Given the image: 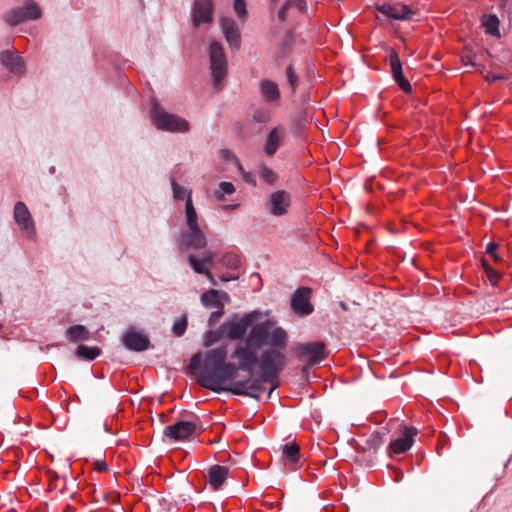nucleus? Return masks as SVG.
I'll list each match as a JSON object with an SVG mask.
<instances>
[{
	"mask_svg": "<svg viewBox=\"0 0 512 512\" xmlns=\"http://www.w3.org/2000/svg\"><path fill=\"white\" fill-rule=\"evenodd\" d=\"M258 364L260 369L258 377L250 375L245 380L230 383L229 392L234 395H244L259 400L260 394L266 389L264 384L273 383L285 368L286 356L278 349L270 348L261 354ZM276 388L277 385L272 384L268 392V398H271Z\"/></svg>",
	"mask_w": 512,
	"mask_h": 512,
	"instance_id": "f257e3e1",
	"label": "nucleus"
},
{
	"mask_svg": "<svg viewBox=\"0 0 512 512\" xmlns=\"http://www.w3.org/2000/svg\"><path fill=\"white\" fill-rule=\"evenodd\" d=\"M226 359L227 347L225 345L209 350L202 363V371L197 377V383L216 393L229 392V386L225 387L224 384L234 382L238 368L236 364L226 362Z\"/></svg>",
	"mask_w": 512,
	"mask_h": 512,
	"instance_id": "f03ea898",
	"label": "nucleus"
},
{
	"mask_svg": "<svg viewBox=\"0 0 512 512\" xmlns=\"http://www.w3.org/2000/svg\"><path fill=\"white\" fill-rule=\"evenodd\" d=\"M209 59L213 86L222 89V81L227 75V59L223 46L219 42H212L209 46Z\"/></svg>",
	"mask_w": 512,
	"mask_h": 512,
	"instance_id": "7ed1b4c3",
	"label": "nucleus"
},
{
	"mask_svg": "<svg viewBox=\"0 0 512 512\" xmlns=\"http://www.w3.org/2000/svg\"><path fill=\"white\" fill-rule=\"evenodd\" d=\"M294 351L300 358L308 360V365L303 368L304 372L309 366L322 362L328 355L326 345L322 341L299 343L294 347Z\"/></svg>",
	"mask_w": 512,
	"mask_h": 512,
	"instance_id": "20e7f679",
	"label": "nucleus"
},
{
	"mask_svg": "<svg viewBox=\"0 0 512 512\" xmlns=\"http://www.w3.org/2000/svg\"><path fill=\"white\" fill-rule=\"evenodd\" d=\"M312 293L310 287H299L293 292L290 307L294 314L307 317L314 312V305L311 302Z\"/></svg>",
	"mask_w": 512,
	"mask_h": 512,
	"instance_id": "39448f33",
	"label": "nucleus"
},
{
	"mask_svg": "<svg viewBox=\"0 0 512 512\" xmlns=\"http://www.w3.org/2000/svg\"><path fill=\"white\" fill-rule=\"evenodd\" d=\"M232 358L238 361V371L243 370L252 375L255 365L258 363L257 349L246 343L238 344L232 354Z\"/></svg>",
	"mask_w": 512,
	"mask_h": 512,
	"instance_id": "423d86ee",
	"label": "nucleus"
},
{
	"mask_svg": "<svg viewBox=\"0 0 512 512\" xmlns=\"http://www.w3.org/2000/svg\"><path fill=\"white\" fill-rule=\"evenodd\" d=\"M255 319V313L245 314L243 317L238 318L237 320H232L224 323L219 331H223L226 333V337L229 340H241L247 332L249 326L252 325Z\"/></svg>",
	"mask_w": 512,
	"mask_h": 512,
	"instance_id": "0eeeda50",
	"label": "nucleus"
},
{
	"mask_svg": "<svg viewBox=\"0 0 512 512\" xmlns=\"http://www.w3.org/2000/svg\"><path fill=\"white\" fill-rule=\"evenodd\" d=\"M215 256V253L212 251L203 252L201 257H197L193 254L188 256V261L191 268L196 273L205 275L213 285H216L217 283L212 273L210 272V267L213 265Z\"/></svg>",
	"mask_w": 512,
	"mask_h": 512,
	"instance_id": "6e6552de",
	"label": "nucleus"
},
{
	"mask_svg": "<svg viewBox=\"0 0 512 512\" xmlns=\"http://www.w3.org/2000/svg\"><path fill=\"white\" fill-rule=\"evenodd\" d=\"M180 247L200 249L206 245V238L199 226H187L180 235Z\"/></svg>",
	"mask_w": 512,
	"mask_h": 512,
	"instance_id": "1a4fd4ad",
	"label": "nucleus"
},
{
	"mask_svg": "<svg viewBox=\"0 0 512 512\" xmlns=\"http://www.w3.org/2000/svg\"><path fill=\"white\" fill-rule=\"evenodd\" d=\"M376 9L383 15L395 20L409 21L415 15V11L405 4H376Z\"/></svg>",
	"mask_w": 512,
	"mask_h": 512,
	"instance_id": "9d476101",
	"label": "nucleus"
},
{
	"mask_svg": "<svg viewBox=\"0 0 512 512\" xmlns=\"http://www.w3.org/2000/svg\"><path fill=\"white\" fill-rule=\"evenodd\" d=\"M192 17L195 28L202 24L211 23L213 20L212 0H195L192 8Z\"/></svg>",
	"mask_w": 512,
	"mask_h": 512,
	"instance_id": "9b49d317",
	"label": "nucleus"
},
{
	"mask_svg": "<svg viewBox=\"0 0 512 512\" xmlns=\"http://www.w3.org/2000/svg\"><path fill=\"white\" fill-rule=\"evenodd\" d=\"M417 434V428L404 426L402 436L390 442L388 453L401 454L408 451L412 447L414 437Z\"/></svg>",
	"mask_w": 512,
	"mask_h": 512,
	"instance_id": "f8f14e48",
	"label": "nucleus"
},
{
	"mask_svg": "<svg viewBox=\"0 0 512 512\" xmlns=\"http://www.w3.org/2000/svg\"><path fill=\"white\" fill-rule=\"evenodd\" d=\"M270 330L271 324L269 321H264L254 325L251 328L245 343L255 349L261 348L267 343Z\"/></svg>",
	"mask_w": 512,
	"mask_h": 512,
	"instance_id": "ddd939ff",
	"label": "nucleus"
},
{
	"mask_svg": "<svg viewBox=\"0 0 512 512\" xmlns=\"http://www.w3.org/2000/svg\"><path fill=\"white\" fill-rule=\"evenodd\" d=\"M189 130L190 124L185 118L162 110V131L187 133Z\"/></svg>",
	"mask_w": 512,
	"mask_h": 512,
	"instance_id": "4468645a",
	"label": "nucleus"
},
{
	"mask_svg": "<svg viewBox=\"0 0 512 512\" xmlns=\"http://www.w3.org/2000/svg\"><path fill=\"white\" fill-rule=\"evenodd\" d=\"M291 197L285 190L273 192L267 203V208L273 215H284L290 206Z\"/></svg>",
	"mask_w": 512,
	"mask_h": 512,
	"instance_id": "2eb2a0df",
	"label": "nucleus"
},
{
	"mask_svg": "<svg viewBox=\"0 0 512 512\" xmlns=\"http://www.w3.org/2000/svg\"><path fill=\"white\" fill-rule=\"evenodd\" d=\"M123 343L129 350L132 351H144L149 346L148 337L134 328L128 329L123 335Z\"/></svg>",
	"mask_w": 512,
	"mask_h": 512,
	"instance_id": "dca6fc26",
	"label": "nucleus"
},
{
	"mask_svg": "<svg viewBox=\"0 0 512 512\" xmlns=\"http://www.w3.org/2000/svg\"><path fill=\"white\" fill-rule=\"evenodd\" d=\"M389 64L394 80L397 82L399 87L406 93L412 92V86L409 81L404 77L402 71V63L395 50L389 52Z\"/></svg>",
	"mask_w": 512,
	"mask_h": 512,
	"instance_id": "f3484780",
	"label": "nucleus"
},
{
	"mask_svg": "<svg viewBox=\"0 0 512 512\" xmlns=\"http://www.w3.org/2000/svg\"><path fill=\"white\" fill-rule=\"evenodd\" d=\"M196 425L190 421H180L165 428L164 435L170 439L183 440L194 433Z\"/></svg>",
	"mask_w": 512,
	"mask_h": 512,
	"instance_id": "a211bd4d",
	"label": "nucleus"
},
{
	"mask_svg": "<svg viewBox=\"0 0 512 512\" xmlns=\"http://www.w3.org/2000/svg\"><path fill=\"white\" fill-rule=\"evenodd\" d=\"M230 301V297L227 292L222 290L211 289L204 292L201 295V303L206 308H217L224 309L225 303Z\"/></svg>",
	"mask_w": 512,
	"mask_h": 512,
	"instance_id": "6ab92c4d",
	"label": "nucleus"
},
{
	"mask_svg": "<svg viewBox=\"0 0 512 512\" xmlns=\"http://www.w3.org/2000/svg\"><path fill=\"white\" fill-rule=\"evenodd\" d=\"M259 91L262 99L271 105H278L280 90L278 84L269 79H263L259 83Z\"/></svg>",
	"mask_w": 512,
	"mask_h": 512,
	"instance_id": "aec40b11",
	"label": "nucleus"
},
{
	"mask_svg": "<svg viewBox=\"0 0 512 512\" xmlns=\"http://www.w3.org/2000/svg\"><path fill=\"white\" fill-rule=\"evenodd\" d=\"M221 28L229 46L233 49H239L241 38L237 23L233 19L223 18Z\"/></svg>",
	"mask_w": 512,
	"mask_h": 512,
	"instance_id": "412c9836",
	"label": "nucleus"
},
{
	"mask_svg": "<svg viewBox=\"0 0 512 512\" xmlns=\"http://www.w3.org/2000/svg\"><path fill=\"white\" fill-rule=\"evenodd\" d=\"M285 137V131L282 127L273 128L267 135L264 143V153L267 156H273L282 145Z\"/></svg>",
	"mask_w": 512,
	"mask_h": 512,
	"instance_id": "4be33fe9",
	"label": "nucleus"
},
{
	"mask_svg": "<svg viewBox=\"0 0 512 512\" xmlns=\"http://www.w3.org/2000/svg\"><path fill=\"white\" fill-rule=\"evenodd\" d=\"M0 62L6 69L16 75H22L25 72L22 58L10 51H4L0 54Z\"/></svg>",
	"mask_w": 512,
	"mask_h": 512,
	"instance_id": "5701e85b",
	"label": "nucleus"
},
{
	"mask_svg": "<svg viewBox=\"0 0 512 512\" xmlns=\"http://www.w3.org/2000/svg\"><path fill=\"white\" fill-rule=\"evenodd\" d=\"M228 468L220 465H213L208 470V482L213 490H218L228 477Z\"/></svg>",
	"mask_w": 512,
	"mask_h": 512,
	"instance_id": "b1692460",
	"label": "nucleus"
},
{
	"mask_svg": "<svg viewBox=\"0 0 512 512\" xmlns=\"http://www.w3.org/2000/svg\"><path fill=\"white\" fill-rule=\"evenodd\" d=\"M269 345L274 349H284L287 346V333L281 327L269 332Z\"/></svg>",
	"mask_w": 512,
	"mask_h": 512,
	"instance_id": "393cba45",
	"label": "nucleus"
},
{
	"mask_svg": "<svg viewBox=\"0 0 512 512\" xmlns=\"http://www.w3.org/2000/svg\"><path fill=\"white\" fill-rule=\"evenodd\" d=\"M384 443V435L378 431L373 432L365 441L361 449L365 452H377Z\"/></svg>",
	"mask_w": 512,
	"mask_h": 512,
	"instance_id": "a878e982",
	"label": "nucleus"
},
{
	"mask_svg": "<svg viewBox=\"0 0 512 512\" xmlns=\"http://www.w3.org/2000/svg\"><path fill=\"white\" fill-rule=\"evenodd\" d=\"M499 19L495 14L484 15L482 17V25L485 32L494 37H500Z\"/></svg>",
	"mask_w": 512,
	"mask_h": 512,
	"instance_id": "bb28decb",
	"label": "nucleus"
},
{
	"mask_svg": "<svg viewBox=\"0 0 512 512\" xmlns=\"http://www.w3.org/2000/svg\"><path fill=\"white\" fill-rule=\"evenodd\" d=\"M69 341L77 342L89 339V331L82 325L71 326L66 330Z\"/></svg>",
	"mask_w": 512,
	"mask_h": 512,
	"instance_id": "cd10ccee",
	"label": "nucleus"
},
{
	"mask_svg": "<svg viewBox=\"0 0 512 512\" xmlns=\"http://www.w3.org/2000/svg\"><path fill=\"white\" fill-rule=\"evenodd\" d=\"M282 453L286 460L294 465L300 458V447L296 442L287 443L282 446Z\"/></svg>",
	"mask_w": 512,
	"mask_h": 512,
	"instance_id": "c85d7f7f",
	"label": "nucleus"
},
{
	"mask_svg": "<svg viewBox=\"0 0 512 512\" xmlns=\"http://www.w3.org/2000/svg\"><path fill=\"white\" fill-rule=\"evenodd\" d=\"M5 21L7 22L8 25L14 27L24 21H29V20H28V18L25 17L24 8L16 7L6 13Z\"/></svg>",
	"mask_w": 512,
	"mask_h": 512,
	"instance_id": "c756f323",
	"label": "nucleus"
},
{
	"mask_svg": "<svg viewBox=\"0 0 512 512\" xmlns=\"http://www.w3.org/2000/svg\"><path fill=\"white\" fill-rule=\"evenodd\" d=\"M30 218L31 215L25 203L17 202L14 207V219L17 224H26Z\"/></svg>",
	"mask_w": 512,
	"mask_h": 512,
	"instance_id": "7c9ffc66",
	"label": "nucleus"
},
{
	"mask_svg": "<svg viewBox=\"0 0 512 512\" xmlns=\"http://www.w3.org/2000/svg\"><path fill=\"white\" fill-rule=\"evenodd\" d=\"M100 349L97 347H89L86 345H79L76 350V355L78 358H83L86 360H94L100 355Z\"/></svg>",
	"mask_w": 512,
	"mask_h": 512,
	"instance_id": "2f4dec72",
	"label": "nucleus"
},
{
	"mask_svg": "<svg viewBox=\"0 0 512 512\" xmlns=\"http://www.w3.org/2000/svg\"><path fill=\"white\" fill-rule=\"evenodd\" d=\"M24 14L28 20H36L41 17V10L33 0H27L24 5Z\"/></svg>",
	"mask_w": 512,
	"mask_h": 512,
	"instance_id": "473e14b6",
	"label": "nucleus"
},
{
	"mask_svg": "<svg viewBox=\"0 0 512 512\" xmlns=\"http://www.w3.org/2000/svg\"><path fill=\"white\" fill-rule=\"evenodd\" d=\"M285 75H286L287 83L291 89V93L295 94L296 89L299 85V77L296 74L294 67L292 65H289L286 68Z\"/></svg>",
	"mask_w": 512,
	"mask_h": 512,
	"instance_id": "72a5a7b5",
	"label": "nucleus"
},
{
	"mask_svg": "<svg viewBox=\"0 0 512 512\" xmlns=\"http://www.w3.org/2000/svg\"><path fill=\"white\" fill-rule=\"evenodd\" d=\"M186 224H197V213L192 203L190 194L185 203Z\"/></svg>",
	"mask_w": 512,
	"mask_h": 512,
	"instance_id": "f704fd0d",
	"label": "nucleus"
},
{
	"mask_svg": "<svg viewBox=\"0 0 512 512\" xmlns=\"http://www.w3.org/2000/svg\"><path fill=\"white\" fill-rule=\"evenodd\" d=\"M259 176L263 181L270 185H273L278 179L277 174L266 165L260 166Z\"/></svg>",
	"mask_w": 512,
	"mask_h": 512,
	"instance_id": "c9c22d12",
	"label": "nucleus"
},
{
	"mask_svg": "<svg viewBox=\"0 0 512 512\" xmlns=\"http://www.w3.org/2000/svg\"><path fill=\"white\" fill-rule=\"evenodd\" d=\"M221 263L230 269H238L241 265V260L237 254L229 252L222 257Z\"/></svg>",
	"mask_w": 512,
	"mask_h": 512,
	"instance_id": "e433bc0d",
	"label": "nucleus"
},
{
	"mask_svg": "<svg viewBox=\"0 0 512 512\" xmlns=\"http://www.w3.org/2000/svg\"><path fill=\"white\" fill-rule=\"evenodd\" d=\"M188 325V320L185 315L178 317L172 326V331L175 336L181 337L184 335Z\"/></svg>",
	"mask_w": 512,
	"mask_h": 512,
	"instance_id": "4c0bfd02",
	"label": "nucleus"
},
{
	"mask_svg": "<svg viewBox=\"0 0 512 512\" xmlns=\"http://www.w3.org/2000/svg\"><path fill=\"white\" fill-rule=\"evenodd\" d=\"M171 187L173 192V197L176 200H184L188 198V195H191V191H187L183 186L179 185L175 179H171Z\"/></svg>",
	"mask_w": 512,
	"mask_h": 512,
	"instance_id": "58836bf2",
	"label": "nucleus"
},
{
	"mask_svg": "<svg viewBox=\"0 0 512 512\" xmlns=\"http://www.w3.org/2000/svg\"><path fill=\"white\" fill-rule=\"evenodd\" d=\"M150 101H151V104H152V109H151V120L154 124V126L157 128V129H160V110H159V104L156 100V98L154 96H151L150 97Z\"/></svg>",
	"mask_w": 512,
	"mask_h": 512,
	"instance_id": "ea45409f",
	"label": "nucleus"
},
{
	"mask_svg": "<svg viewBox=\"0 0 512 512\" xmlns=\"http://www.w3.org/2000/svg\"><path fill=\"white\" fill-rule=\"evenodd\" d=\"M251 118L257 123L264 124L270 120V112L266 109H257L252 113Z\"/></svg>",
	"mask_w": 512,
	"mask_h": 512,
	"instance_id": "a19ab883",
	"label": "nucleus"
},
{
	"mask_svg": "<svg viewBox=\"0 0 512 512\" xmlns=\"http://www.w3.org/2000/svg\"><path fill=\"white\" fill-rule=\"evenodd\" d=\"M234 10L240 20H245L247 17L245 0H234Z\"/></svg>",
	"mask_w": 512,
	"mask_h": 512,
	"instance_id": "79ce46f5",
	"label": "nucleus"
},
{
	"mask_svg": "<svg viewBox=\"0 0 512 512\" xmlns=\"http://www.w3.org/2000/svg\"><path fill=\"white\" fill-rule=\"evenodd\" d=\"M498 244L496 242H490L486 247V253L490 255L495 262L502 261V258L497 254Z\"/></svg>",
	"mask_w": 512,
	"mask_h": 512,
	"instance_id": "37998d69",
	"label": "nucleus"
},
{
	"mask_svg": "<svg viewBox=\"0 0 512 512\" xmlns=\"http://www.w3.org/2000/svg\"><path fill=\"white\" fill-rule=\"evenodd\" d=\"M235 192V187L231 182L223 181L219 184V197H222L225 194H232Z\"/></svg>",
	"mask_w": 512,
	"mask_h": 512,
	"instance_id": "c03bdc74",
	"label": "nucleus"
},
{
	"mask_svg": "<svg viewBox=\"0 0 512 512\" xmlns=\"http://www.w3.org/2000/svg\"><path fill=\"white\" fill-rule=\"evenodd\" d=\"M286 6L296 7L300 12L306 9V2L304 0H286Z\"/></svg>",
	"mask_w": 512,
	"mask_h": 512,
	"instance_id": "a18cd8bd",
	"label": "nucleus"
},
{
	"mask_svg": "<svg viewBox=\"0 0 512 512\" xmlns=\"http://www.w3.org/2000/svg\"><path fill=\"white\" fill-rule=\"evenodd\" d=\"M224 314V310L223 309H217L216 311L212 312L210 317H209V320H208V324L209 326H214L218 320L222 317V315Z\"/></svg>",
	"mask_w": 512,
	"mask_h": 512,
	"instance_id": "49530a36",
	"label": "nucleus"
},
{
	"mask_svg": "<svg viewBox=\"0 0 512 512\" xmlns=\"http://www.w3.org/2000/svg\"><path fill=\"white\" fill-rule=\"evenodd\" d=\"M486 275L493 285L497 284L500 278V274L497 271H495L492 267L487 268Z\"/></svg>",
	"mask_w": 512,
	"mask_h": 512,
	"instance_id": "de8ad7c7",
	"label": "nucleus"
},
{
	"mask_svg": "<svg viewBox=\"0 0 512 512\" xmlns=\"http://www.w3.org/2000/svg\"><path fill=\"white\" fill-rule=\"evenodd\" d=\"M221 158L223 160L231 161V162H234L238 159L237 156L229 149H223L221 151Z\"/></svg>",
	"mask_w": 512,
	"mask_h": 512,
	"instance_id": "09e8293b",
	"label": "nucleus"
},
{
	"mask_svg": "<svg viewBox=\"0 0 512 512\" xmlns=\"http://www.w3.org/2000/svg\"><path fill=\"white\" fill-rule=\"evenodd\" d=\"M200 365H201V356H200V354H196L191 358L190 363H189V368L191 370H196L200 367Z\"/></svg>",
	"mask_w": 512,
	"mask_h": 512,
	"instance_id": "8fccbe9b",
	"label": "nucleus"
},
{
	"mask_svg": "<svg viewBox=\"0 0 512 512\" xmlns=\"http://www.w3.org/2000/svg\"><path fill=\"white\" fill-rule=\"evenodd\" d=\"M243 180L247 182L248 184L255 186L256 185V179L255 176L251 172L243 171L242 174Z\"/></svg>",
	"mask_w": 512,
	"mask_h": 512,
	"instance_id": "3c124183",
	"label": "nucleus"
},
{
	"mask_svg": "<svg viewBox=\"0 0 512 512\" xmlns=\"http://www.w3.org/2000/svg\"><path fill=\"white\" fill-rule=\"evenodd\" d=\"M22 234L28 238H32L35 234L34 226H22Z\"/></svg>",
	"mask_w": 512,
	"mask_h": 512,
	"instance_id": "603ef678",
	"label": "nucleus"
},
{
	"mask_svg": "<svg viewBox=\"0 0 512 512\" xmlns=\"http://www.w3.org/2000/svg\"><path fill=\"white\" fill-rule=\"evenodd\" d=\"M290 7L289 6H286V2L284 3V5L281 7V9L279 10L278 12V19L281 21V22H284L286 21V18H287V10L289 9Z\"/></svg>",
	"mask_w": 512,
	"mask_h": 512,
	"instance_id": "864d4df0",
	"label": "nucleus"
},
{
	"mask_svg": "<svg viewBox=\"0 0 512 512\" xmlns=\"http://www.w3.org/2000/svg\"><path fill=\"white\" fill-rule=\"evenodd\" d=\"M485 79H486V81H488V82H494V81H497V80L505 79V77H504V76H502V75H495V74L488 73V74L485 76Z\"/></svg>",
	"mask_w": 512,
	"mask_h": 512,
	"instance_id": "5fc2aeb1",
	"label": "nucleus"
},
{
	"mask_svg": "<svg viewBox=\"0 0 512 512\" xmlns=\"http://www.w3.org/2000/svg\"><path fill=\"white\" fill-rule=\"evenodd\" d=\"M95 468L97 471H105L107 469V464L104 461H97L95 463Z\"/></svg>",
	"mask_w": 512,
	"mask_h": 512,
	"instance_id": "6e6d98bb",
	"label": "nucleus"
},
{
	"mask_svg": "<svg viewBox=\"0 0 512 512\" xmlns=\"http://www.w3.org/2000/svg\"><path fill=\"white\" fill-rule=\"evenodd\" d=\"M233 163H234V165L236 166L237 170H238L241 174H243V171H245V170H244V168H243V166H242V164H241L240 160H239V159H237V160H236V161H234Z\"/></svg>",
	"mask_w": 512,
	"mask_h": 512,
	"instance_id": "4d7b16f0",
	"label": "nucleus"
},
{
	"mask_svg": "<svg viewBox=\"0 0 512 512\" xmlns=\"http://www.w3.org/2000/svg\"><path fill=\"white\" fill-rule=\"evenodd\" d=\"M462 61H463V63H464L465 65H475V64L470 60V58H469V57H463V58H462Z\"/></svg>",
	"mask_w": 512,
	"mask_h": 512,
	"instance_id": "13d9d810",
	"label": "nucleus"
},
{
	"mask_svg": "<svg viewBox=\"0 0 512 512\" xmlns=\"http://www.w3.org/2000/svg\"><path fill=\"white\" fill-rule=\"evenodd\" d=\"M481 263H482V267L485 270V273H487V268L491 267V266L489 265V263L485 259H482Z\"/></svg>",
	"mask_w": 512,
	"mask_h": 512,
	"instance_id": "bf43d9fd",
	"label": "nucleus"
},
{
	"mask_svg": "<svg viewBox=\"0 0 512 512\" xmlns=\"http://www.w3.org/2000/svg\"><path fill=\"white\" fill-rule=\"evenodd\" d=\"M393 226H387L388 230L391 232V233H394L393 229H392Z\"/></svg>",
	"mask_w": 512,
	"mask_h": 512,
	"instance_id": "052dcab7",
	"label": "nucleus"
},
{
	"mask_svg": "<svg viewBox=\"0 0 512 512\" xmlns=\"http://www.w3.org/2000/svg\"><path fill=\"white\" fill-rule=\"evenodd\" d=\"M402 224L408 225V224H410V222L404 221Z\"/></svg>",
	"mask_w": 512,
	"mask_h": 512,
	"instance_id": "680f3d73",
	"label": "nucleus"
},
{
	"mask_svg": "<svg viewBox=\"0 0 512 512\" xmlns=\"http://www.w3.org/2000/svg\"><path fill=\"white\" fill-rule=\"evenodd\" d=\"M272 2H277L278 0H271Z\"/></svg>",
	"mask_w": 512,
	"mask_h": 512,
	"instance_id": "e2e57ef3",
	"label": "nucleus"
}]
</instances>
